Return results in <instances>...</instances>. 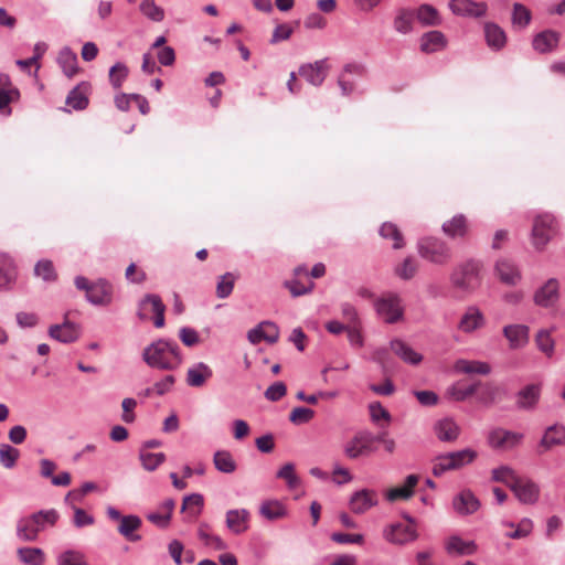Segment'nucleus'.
Returning <instances> with one entry per match:
<instances>
[{
  "label": "nucleus",
  "instance_id": "nucleus-1",
  "mask_svg": "<svg viewBox=\"0 0 565 565\" xmlns=\"http://www.w3.org/2000/svg\"><path fill=\"white\" fill-rule=\"evenodd\" d=\"M60 515L55 509L40 510L17 522V536L24 542H34L39 534L56 524Z\"/></svg>",
  "mask_w": 565,
  "mask_h": 565
},
{
  "label": "nucleus",
  "instance_id": "nucleus-2",
  "mask_svg": "<svg viewBox=\"0 0 565 565\" xmlns=\"http://www.w3.org/2000/svg\"><path fill=\"white\" fill-rule=\"evenodd\" d=\"M143 361L151 367L174 370L181 364L182 358L177 343L159 340L143 351Z\"/></svg>",
  "mask_w": 565,
  "mask_h": 565
},
{
  "label": "nucleus",
  "instance_id": "nucleus-3",
  "mask_svg": "<svg viewBox=\"0 0 565 565\" xmlns=\"http://www.w3.org/2000/svg\"><path fill=\"white\" fill-rule=\"evenodd\" d=\"M558 234V222L550 213L537 214L533 220L531 238L535 249L543 250Z\"/></svg>",
  "mask_w": 565,
  "mask_h": 565
},
{
  "label": "nucleus",
  "instance_id": "nucleus-4",
  "mask_svg": "<svg viewBox=\"0 0 565 565\" xmlns=\"http://www.w3.org/2000/svg\"><path fill=\"white\" fill-rule=\"evenodd\" d=\"M477 458V452L472 449H462L459 451L439 455L433 460V475L440 477L447 471L457 470L472 462Z\"/></svg>",
  "mask_w": 565,
  "mask_h": 565
},
{
  "label": "nucleus",
  "instance_id": "nucleus-5",
  "mask_svg": "<svg viewBox=\"0 0 565 565\" xmlns=\"http://www.w3.org/2000/svg\"><path fill=\"white\" fill-rule=\"evenodd\" d=\"M481 264L477 260H468L458 266L451 274V282L455 288L471 292L477 289L481 282Z\"/></svg>",
  "mask_w": 565,
  "mask_h": 565
},
{
  "label": "nucleus",
  "instance_id": "nucleus-6",
  "mask_svg": "<svg viewBox=\"0 0 565 565\" xmlns=\"http://www.w3.org/2000/svg\"><path fill=\"white\" fill-rule=\"evenodd\" d=\"M419 255L435 264H446L451 258L450 247L446 242L436 237H425L418 242Z\"/></svg>",
  "mask_w": 565,
  "mask_h": 565
},
{
  "label": "nucleus",
  "instance_id": "nucleus-7",
  "mask_svg": "<svg viewBox=\"0 0 565 565\" xmlns=\"http://www.w3.org/2000/svg\"><path fill=\"white\" fill-rule=\"evenodd\" d=\"M523 438L524 435L521 433L495 427L489 431L487 443L494 450L507 451L519 446Z\"/></svg>",
  "mask_w": 565,
  "mask_h": 565
},
{
  "label": "nucleus",
  "instance_id": "nucleus-8",
  "mask_svg": "<svg viewBox=\"0 0 565 565\" xmlns=\"http://www.w3.org/2000/svg\"><path fill=\"white\" fill-rule=\"evenodd\" d=\"M401 298L395 294H386L375 302L377 315L387 323H395L403 317Z\"/></svg>",
  "mask_w": 565,
  "mask_h": 565
},
{
  "label": "nucleus",
  "instance_id": "nucleus-9",
  "mask_svg": "<svg viewBox=\"0 0 565 565\" xmlns=\"http://www.w3.org/2000/svg\"><path fill=\"white\" fill-rule=\"evenodd\" d=\"M374 443V435L370 433H360L347 443L344 454L350 459H356L360 456H367L375 451Z\"/></svg>",
  "mask_w": 565,
  "mask_h": 565
},
{
  "label": "nucleus",
  "instance_id": "nucleus-10",
  "mask_svg": "<svg viewBox=\"0 0 565 565\" xmlns=\"http://www.w3.org/2000/svg\"><path fill=\"white\" fill-rule=\"evenodd\" d=\"M383 535L392 544L403 545L416 540L417 533L412 523H394L388 525Z\"/></svg>",
  "mask_w": 565,
  "mask_h": 565
},
{
  "label": "nucleus",
  "instance_id": "nucleus-11",
  "mask_svg": "<svg viewBox=\"0 0 565 565\" xmlns=\"http://www.w3.org/2000/svg\"><path fill=\"white\" fill-rule=\"evenodd\" d=\"M81 326L70 321L67 318L60 324H52L49 328V335L62 343H73L81 337Z\"/></svg>",
  "mask_w": 565,
  "mask_h": 565
},
{
  "label": "nucleus",
  "instance_id": "nucleus-12",
  "mask_svg": "<svg viewBox=\"0 0 565 565\" xmlns=\"http://www.w3.org/2000/svg\"><path fill=\"white\" fill-rule=\"evenodd\" d=\"M565 445V426L555 424L548 426L539 443L537 452L540 455L551 451L555 447Z\"/></svg>",
  "mask_w": 565,
  "mask_h": 565
},
{
  "label": "nucleus",
  "instance_id": "nucleus-13",
  "mask_svg": "<svg viewBox=\"0 0 565 565\" xmlns=\"http://www.w3.org/2000/svg\"><path fill=\"white\" fill-rule=\"evenodd\" d=\"M441 230L452 239H466L470 234V223L465 214H456L443 223Z\"/></svg>",
  "mask_w": 565,
  "mask_h": 565
},
{
  "label": "nucleus",
  "instance_id": "nucleus-14",
  "mask_svg": "<svg viewBox=\"0 0 565 565\" xmlns=\"http://www.w3.org/2000/svg\"><path fill=\"white\" fill-rule=\"evenodd\" d=\"M20 98L19 89L11 83L7 74H0V114L10 116L12 110L11 103L18 102Z\"/></svg>",
  "mask_w": 565,
  "mask_h": 565
},
{
  "label": "nucleus",
  "instance_id": "nucleus-15",
  "mask_svg": "<svg viewBox=\"0 0 565 565\" xmlns=\"http://www.w3.org/2000/svg\"><path fill=\"white\" fill-rule=\"evenodd\" d=\"M379 497L376 491L362 489L354 492L350 499V510L355 514H363L371 508L377 505Z\"/></svg>",
  "mask_w": 565,
  "mask_h": 565
},
{
  "label": "nucleus",
  "instance_id": "nucleus-16",
  "mask_svg": "<svg viewBox=\"0 0 565 565\" xmlns=\"http://www.w3.org/2000/svg\"><path fill=\"white\" fill-rule=\"evenodd\" d=\"M327 60H319L315 63L303 64L299 68L300 76L305 77L311 85L320 86L329 72Z\"/></svg>",
  "mask_w": 565,
  "mask_h": 565
},
{
  "label": "nucleus",
  "instance_id": "nucleus-17",
  "mask_svg": "<svg viewBox=\"0 0 565 565\" xmlns=\"http://www.w3.org/2000/svg\"><path fill=\"white\" fill-rule=\"evenodd\" d=\"M449 9L456 15L479 18L483 17L487 12V4L484 2H475L472 0H451Z\"/></svg>",
  "mask_w": 565,
  "mask_h": 565
},
{
  "label": "nucleus",
  "instance_id": "nucleus-18",
  "mask_svg": "<svg viewBox=\"0 0 565 565\" xmlns=\"http://www.w3.org/2000/svg\"><path fill=\"white\" fill-rule=\"evenodd\" d=\"M247 337L253 344H257L260 341L273 344L279 339V329L271 321H263L256 328L249 330Z\"/></svg>",
  "mask_w": 565,
  "mask_h": 565
},
{
  "label": "nucleus",
  "instance_id": "nucleus-19",
  "mask_svg": "<svg viewBox=\"0 0 565 565\" xmlns=\"http://www.w3.org/2000/svg\"><path fill=\"white\" fill-rule=\"evenodd\" d=\"M559 285L556 279H548L534 295L535 305L544 308L553 307L559 298Z\"/></svg>",
  "mask_w": 565,
  "mask_h": 565
},
{
  "label": "nucleus",
  "instance_id": "nucleus-20",
  "mask_svg": "<svg viewBox=\"0 0 565 565\" xmlns=\"http://www.w3.org/2000/svg\"><path fill=\"white\" fill-rule=\"evenodd\" d=\"M250 513L246 509L228 510L225 514L226 527L234 534H242L249 527Z\"/></svg>",
  "mask_w": 565,
  "mask_h": 565
},
{
  "label": "nucleus",
  "instance_id": "nucleus-21",
  "mask_svg": "<svg viewBox=\"0 0 565 565\" xmlns=\"http://www.w3.org/2000/svg\"><path fill=\"white\" fill-rule=\"evenodd\" d=\"M515 497L524 504H533L540 495L539 486L530 479L520 478L512 489Z\"/></svg>",
  "mask_w": 565,
  "mask_h": 565
},
{
  "label": "nucleus",
  "instance_id": "nucleus-22",
  "mask_svg": "<svg viewBox=\"0 0 565 565\" xmlns=\"http://www.w3.org/2000/svg\"><path fill=\"white\" fill-rule=\"evenodd\" d=\"M417 475H409L406 477L403 486L390 488L385 491L384 497L388 502H395L398 500H408L414 494V489L418 483Z\"/></svg>",
  "mask_w": 565,
  "mask_h": 565
},
{
  "label": "nucleus",
  "instance_id": "nucleus-23",
  "mask_svg": "<svg viewBox=\"0 0 565 565\" xmlns=\"http://www.w3.org/2000/svg\"><path fill=\"white\" fill-rule=\"evenodd\" d=\"M529 327L524 324H508L503 328V335L512 350L521 349L529 342Z\"/></svg>",
  "mask_w": 565,
  "mask_h": 565
},
{
  "label": "nucleus",
  "instance_id": "nucleus-24",
  "mask_svg": "<svg viewBox=\"0 0 565 565\" xmlns=\"http://www.w3.org/2000/svg\"><path fill=\"white\" fill-rule=\"evenodd\" d=\"M541 396L540 384H529L516 395V406L523 411H532L536 407Z\"/></svg>",
  "mask_w": 565,
  "mask_h": 565
},
{
  "label": "nucleus",
  "instance_id": "nucleus-25",
  "mask_svg": "<svg viewBox=\"0 0 565 565\" xmlns=\"http://www.w3.org/2000/svg\"><path fill=\"white\" fill-rule=\"evenodd\" d=\"M500 281L514 286L521 280V273L515 264L510 259H499L494 267Z\"/></svg>",
  "mask_w": 565,
  "mask_h": 565
},
{
  "label": "nucleus",
  "instance_id": "nucleus-26",
  "mask_svg": "<svg viewBox=\"0 0 565 565\" xmlns=\"http://www.w3.org/2000/svg\"><path fill=\"white\" fill-rule=\"evenodd\" d=\"M111 285L105 279H99L92 285L86 299L93 305H108L111 301Z\"/></svg>",
  "mask_w": 565,
  "mask_h": 565
},
{
  "label": "nucleus",
  "instance_id": "nucleus-27",
  "mask_svg": "<svg viewBox=\"0 0 565 565\" xmlns=\"http://www.w3.org/2000/svg\"><path fill=\"white\" fill-rule=\"evenodd\" d=\"M445 548L450 555H473L478 546L473 541H463L460 536L452 535L446 543Z\"/></svg>",
  "mask_w": 565,
  "mask_h": 565
},
{
  "label": "nucleus",
  "instance_id": "nucleus-28",
  "mask_svg": "<svg viewBox=\"0 0 565 565\" xmlns=\"http://www.w3.org/2000/svg\"><path fill=\"white\" fill-rule=\"evenodd\" d=\"M446 45V36L440 31H429L420 38V51L427 54L441 51Z\"/></svg>",
  "mask_w": 565,
  "mask_h": 565
},
{
  "label": "nucleus",
  "instance_id": "nucleus-29",
  "mask_svg": "<svg viewBox=\"0 0 565 565\" xmlns=\"http://www.w3.org/2000/svg\"><path fill=\"white\" fill-rule=\"evenodd\" d=\"M174 501L172 499L164 500L157 511L150 512L147 519L158 527L164 529L169 525L172 511L174 509Z\"/></svg>",
  "mask_w": 565,
  "mask_h": 565
},
{
  "label": "nucleus",
  "instance_id": "nucleus-30",
  "mask_svg": "<svg viewBox=\"0 0 565 565\" xmlns=\"http://www.w3.org/2000/svg\"><path fill=\"white\" fill-rule=\"evenodd\" d=\"M213 375L212 369L203 363H196L186 372V383L192 387H201Z\"/></svg>",
  "mask_w": 565,
  "mask_h": 565
},
{
  "label": "nucleus",
  "instance_id": "nucleus-31",
  "mask_svg": "<svg viewBox=\"0 0 565 565\" xmlns=\"http://www.w3.org/2000/svg\"><path fill=\"white\" fill-rule=\"evenodd\" d=\"M559 41V34L553 30H545L533 39V49L539 53H547L554 50Z\"/></svg>",
  "mask_w": 565,
  "mask_h": 565
},
{
  "label": "nucleus",
  "instance_id": "nucleus-32",
  "mask_svg": "<svg viewBox=\"0 0 565 565\" xmlns=\"http://www.w3.org/2000/svg\"><path fill=\"white\" fill-rule=\"evenodd\" d=\"M390 349L404 362L416 365L422 362V354L415 352L406 342L395 339L391 341Z\"/></svg>",
  "mask_w": 565,
  "mask_h": 565
},
{
  "label": "nucleus",
  "instance_id": "nucleus-33",
  "mask_svg": "<svg viewBox=\"0 0 565 565\" xmlns=\"http://www.w3.org/2000/svg\"><path fill=\"white\" fill-rule=\"evenodd\" d=\"M483 323L484 318L481 311L476 307H470L461 317L458 328L469 333L481 328Z\"/></svg>",
  "mask_w": 565,
  "mask_h": 565
},
{
  "label": "nucleus",
  "instance_id": "nucleus-34",
  "mask_svg": "<svg viewBox=\"0 0 565 565\" xmlns=\"http://www.w3.org/2000/svg\"><path fill=\"white\" fill-rule=\"evenodd\" d=\"M479 500L470 490H463L454 500V508L460 514H470L479 509Z\"/></svg>",
  "mask_w": 565,
  "mask_h": 565
},
{
  "label": "nucleus",
  "instance_id": "nucleus-35",
  "mask_svg": "<svg viewBox=\"0 0 565 565\" xmlns=\"http://www.w3.org/2000/svg\"><path fill=\"white\" fill-rule=\"evenodd\" d=\"M435 433L441 441H455L460 434V428L454 419L444 418L436 423Z\"/></svg>",
  "mask_w": 565,
  "mask_h": 565
},
{
  "label": "nucleus",
  "instance_id": "nucleus-36",
  "mask_svg": "<svg viewBox=\"0 0 565 565\" xmlns=\"http://www.w3.org/2000/svg\"><path fill=\"white\" fill-rule=\"evenodd\" d=\"M57 63L67 77L74 76L78 71L77 55L70 47L60 51Z\"/></svg>",
  "mask_w": 565,
  "mask_h": 565
},
{
  "label": "nucleus",
  "instance_id": "nucleus-37",
  "mask_svg": "<svg viewBox=\"0 0 565 565\" xmlns=\"http://www.w3.org/2000/svg\"><path fill=\"white\" fill-rule=\"evenodd\" d=\"M150 305V312L152 313V321L156 328L164 327V312L166 306L162 302L161 298L156 295H148L143 297V305Z\"/></svg>",
  "mask_w": 565,
  "mask_h": 565
},
{
  "label": "nucleus",
  "instance_id": "nucleus-38",
  "mask_svg": "<svg viewBox=\"0 0 565 565\" xmlns=\"http://www.w3.org/2000/svg\"><path fill=\"white\" fill-rule=\"evenodd\" d=\"M454 367L457 372L465 374L487 375L491 372V366L487 362L470 361L465 359L458 360Z\"/></svg>",
  "mask_w": 565,
  "mask_h": 565
},
{
  "label": "nucleus",
  "instance_id": "nucleus-39",
  "mask_svg": "<svg viewBox=\"0 0 565 565\" xmlns=\"http://www.w3.org/2000/svg\"><path fill=\"white\" fill-rule=\"evenodd\" d=\"M15 279V266L7 254H0V288L9 287Z\"/></svg>",
  "mask_w": 565,
  "mask_h": 565
},
{
  "label": "nucleus",
  "instance_id": "nucleus-40",
  "mask_svg": "<svg viewBox=\"0 0 565 565\" xmlns=\"http://www.w3.org/2000/svg\"><path fill=\"white\" fill-rule=\"evenodd\" d=\"M484 34L487 43L490 47L500 50L505 45V33L498 24L487 23L484 25Z\"/></svg>",
  "mask_w": 565,
  "mask_h": 565
},
{
  "label": "nucleus",
  "instance_id": "nucleus-41",
  "mask_svg": "<svg viewBox=\"0 0 565 565\" xmlns=\"http://www.w3.org/2000/svg\"><path fill=\"white\" fill-rule=\"evenodd\" d=\"M479 390L480 392L478 398L480 403L484 405H492L493 403L498 402L503 394V390L498 384L492 382H487L484 384L480 382Z\"/></svg>",
  "mask_w": 565,
  "mask_h": 565
},
{
  "label": "nucleus",
  "instance_id": "nucleus-42",
  "mask_svg": "<svg viewBox=\"0 0 565 565\" xmlns=\"http://www.w3.org/2000/svg\"><path fill=\"white\" fill-rule=\"evenodd\" d=\"M491 479L494 482H501L509 487L511 490L520 479L514 469L509 466H500L498 468L492 469Z\"/></svg>",
  "mask_w": 565,
  "mask_h": 565
},
{
  "label": "nucleus",
  "instance_id": "nucleus-43",
  "mask_svg": "<svg viewBox=\"0 0 565 565\" xmlns=\"http://www.w3.org/2000/svg\"><path fill=\"white\" fill-rule=\"evenodd\" d=\"M17 554L25 565H43L45 562V554L40 547H20Z\"/></svg>",
  "mask_w": 565,
  "mask_h": 565
},
{
  "label": "nucleus",
  "instance_id": "nucleus-44",
  "mask_svg": "<svg viewBox=\"0 0 565 565\" xmlns=\"http://www.w3.org/2000/svg\"><path fill=\"white\" fill-rule=\"evenodd\" d=\"M167 39L159 36L151 49L157 50V58L161 65L170 66L175 61V53L171 46H164Z\"/></svg>",
  "mask_w": 565,
  "mask_h": 565
},
{
  "label": "nucleus",
  "instance_id": "nucleus-45",
  "mask_svg": "<svg viewBox=\"0 0 565 565\" xmlns=\"http://www.w3.org/2000/svg\"><path fill=\"white\" fill-rule=\"evenodd\" d=\"M262 516L269 521H275L285 518L286 508L284 504L276 500H269L262 503L259 508Z\"/></svg>",
  "mask_w": 565,
  "mask_h": 565
},
{
  "label": "nucleus",
  "instance_id": "nucleus-46",
  "mask_svg": "<svg viewBox=\"0 0 565 565\" xmlns=\"http://www.w3.org/2000/svg\"><path fill=\"white\" fill-rule=\"evenodd\" d=\"M141 521L138 516L127 515L121 519L118 526V532L128 541H136L138 540V536L135 534V532L139 529Z\"/></svg>",
  "mask_w": 565,
  "mask_h": 565
},
{
  "label": "nucleus",
  "instance_id": "nucleus-47",
  "mask_svg": "<svg viewBox=\"0 0 565 565\" xmlns=\"http://www.w3.org/2000/svg\"><path fill=\"white\" fill-rule=\"evenodd\" d=\"M213 462L215 468L223 473H233L236 470V462L227 450H218L214 454Z\"/></svg>",
  "mask_w": 565,
  "mask_h": 565
},
{
  "label": "nucleus",
  "instance_id": "nucleus-48",
  "mask_svg": "<svg viewBox=\"0 0 565 565\" xmlns=\"http://www.w3.org/2000/svg\"><path fill=\"white\" fill-rule=\"evenodd\" d=\"M479 385L480 381L467 386H465L461 382H457L448 390V394L452 399L461 402L476 394L479 390Z\"/></svg>",
  "mask_w": 565,
  "mask_h": 565
},
{
  "label": "nucleus",
  "instance_id": "nucleus-49",
  "mask_svg": "<svg viewBox=\"0 0 565 565\" xmlns=\"http://www.w3.org/2000/svg\"><path fill=\"white\" fill-rule=\"evenodd\" d=\"M380 235L385 239H392L393 248L401 249L404 247V237L399 228L390 222L384 223L380 227Z\"/></svg>",
  "mask_w": 565,
  "mask_h": 565
},
{
  "label": "nucleus",
  "instance_id": "nucleus-50",
  "mask_svg": "<svg viewBox=\"0 0 565 565\" xmlns=\"http://www.w3.org/2000/svg\"><path fill=\"white\" fill-rule=\"evenodd\" d=\"M199 539L209 547L215 551L225 550L226 543L218 536L213 534L207 525H201L198 531Z\"/></svg>",
  "mask_w": 565,
  "mask_h": 565
},
{
  "label": "nucleus",
  "instance_id": "nucleus-51",
  "mask_svg": "<svg viewBox=\"0 0 565 565\" xmlns=\"http://www.w3.org/2000/svg\"><path fill=\"white\" fill-rule=\"evenodd\" d=\"M532 19L531 11L522 3H514L512 10V24L513 26L524 29Z\"/></svg>",
  "mask_w": 565,
  "mask_h": 565
},
{
  "label": "nucleus",
  "instance_id": "nucleus-52",
  "mask_svg": "<svg viewBox=\"0 0 565 565\" xmlns=\"http://www.w3.org/2000/svg\"><path fill=\"white\" fill-rule=\"evenodd\" d=\"M203 507V497L199 493L186 495L183 499L181 510L191 518H195L200 514Z\"/></svg>",
  "mask_w": 565,
  "mask_h": 565
},
{
  "label": "nucleus",
  "instance_id": "nucleus-53",
  "mask_svg": "<svg viewBox=\"0 0 565 565\" xmlns=\"http://www.w3.org/2000/svg\"><path fill=\"white\" fill-rule=\"evenodd\" d=\"M416 18L424 25H438L440 23L437 10L429 4L420 6L416 11Z\"/></svg>",
  "mask_w": 565,
  "mask_h": 565
},
{
  "label": "nucleus",
  "instance_id": "nucleus-54",
  "mask_svg": "<svg viewBox=\"0 0 565 565\" xmlns=\"http://www.w3.org/2000/svg\"><path fill=\"white\" fill-rule=\"evenodd\" d=\"M19 457H20V451L17 448H14L8 444L0 445V463L4 468L12 469L15 466Z\"/></svg>",
  "mask_w": 565,
  "mask_h": 565
},
{
  "label": "nucleus",
  "instance_id": "nucleus-55",
  "mask_svg": "<svg viewBox=\"0 0 565 565\" xmlns=\"http://www.w3.org/2000/svg\"><path fill=\"white\" fill-rule=\"evenodd\" d=\"M57 565H89L85 555L76 550H67L57 556Z\"/></svg>",
  "mask_w": 565,
  "mask_h": 565
},
{
  "label": "nucleus",
  "instance_id": "nucleus-56",
  "mask_svg": "<svg viewBox=\"0 0 565 565\" xmlns=\"http://www.w3.org/2000/svg\"><path fill=\"white\" fill-rule=\"evenodd\" d=\"M34 275L46 282H51L56 279L54 266L49 259H41L36 263L34 267Z\"/></svg>",
  "mask_w": 565,
  "mask_h": 565
},
{
  "label": "nucleus",
  "instance_id": "nucleus-57",
  "mask_svg": "<svg viewBox=\"0 0 565 565\" xmlns=\"http://www.w3.org/2000/svg\"><path fill=\"white\" fill-rule=\"evenodd\" d=\"M535 343L546 356L551 358L553 355L555 342L548 330H540L535 337Z\"/></svg>",
  "mask_w": 565,
  "mask_h": 565
},
{
  "label": "nucleus",
  "instance_id": "nucleus-58",
  "mask_svg": "<svg viewBox=\"0 0 565 565\" xmlns=\"http://www.w3.org/2000/svg\"><path fill=\"white\" fill-rule=\"evenodd\" d=\"M277 478L284 479L287 482L289 489L294 490L300 486V479L295 472L294 463L284 465L277 472Z\"/></svg>",
  "mask_w": 565,
  "mask_h": 565
},
{
  "label": "nucleus",
  "instance_id": "nucleus-59",
  "mask_svg": "<svg viewBox=\"0 0 565 565\" xmlns=\"http://www.w3.org/2000/svg\"><path fill=\"white\" fill-rule=\"evenodd\" d=\"M128 74L129 71L126 64L118 62L113 65L109 70V81L114 88H119Z\"/></svg>",
  "mask_w": 565,
  "mask_h": 565
},
{
  "label": "nucleus",
  "instance_id": "nucleus-60",
  "mask_svg": "<svg viewBox=\"0 0 565 565\" xmlns=\"http://www.w3.org/2000/svg\"><path fill=\"white\" fill-rule=\"evenodd\" d=\"M418 264L415 258L407 257L404 262L395 268V274L404 279L408 280L413 278L417 271Z\"/></svg>",
  "mask_w": 565,
  "mask_h": 565
},
{
  "label": "nucleus",
  "instance_id": "nucleus-61",
  "mask_svg": "<svg viewBox=\"0 0 565 565\" xmlns=\"http://www.w3.org/2000/svg\"><path fill=\"white\" fill-rule=\"evenodd\" d=\"M115 104L122 111H127L131 104H135L141 110V98L138 94H118L115 96Z\"/></svg>",
  "mask_w": 565,
  "mask_h": 565
},
{
  "label": "nucleus",
  "instance_id": "nucleus-62",
  "mask_svg": "<svg viewBox=\"0 0 565 565\" xmlns=\"http://www.w3.org/2000/svg\"><path fill=\"white\" fill-rule=\"evenodd\" d=\"M66 104L75 110H83L87 107L88 99L78 87H75L67 95Z\"/></svg>",
  "mask_w": 565,
  "mask_h": 565
},
{
  "label": "nucleus",
  "instance_id": "nucleus-63",
  "mask_svg": "<svg viewBox=\"0 0 565 565\" xmlns=\"http://www.w3.org/2000/svg\"><path fill=\"white\" fill-rule=\"evenodd\" d=\"M286 287L290 290L291 295L295 297L305 295L310 292L315 284L310 279H306V281H302L300 278H297L291 281L286 282Z\"/></svg>",
  "mask_w": 565,
  "mask_h": 565
},
{
  "label": "nucleus",
  "instance_id": "nucleus-64",
  "mask_svg": "<svg viewBox=\"0 0 565 565\" xmlns=\"http://www.w3.org/2000/svg\"><path fill=\"white\" fill-rule=\"evenodd\" d=\"M315 417V411L307 407H295L289 414V420L295 425L309 423Z\"/></svg>",
  "mask_w": 565,
  "mask_h": 565
}]
</instances>
